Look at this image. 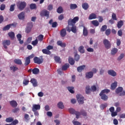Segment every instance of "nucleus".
I'll return each mask as SVG.
<instances>
[{
	"instance_id": "nucleus-49",
	"label": "nucleus",
	"mask_w": 125,
	"mask_h": 125,
	"mask_svg": "<svg viewBox=\"0 0 125 125\" xmlns=\"http://www.w3.org/2000/svg\"><path fill=\"white\" fill-rule=\"evenodd\" d=\"M110 92V90L107 89H104L100 93H103L104 94H105V93H109Z\"/></svg>"
},
{
	"instance_id": "nucleus-57",
	"label": "nucleus",
	"mask_w": 125,
	"mask_h": 125,
	"mask_svg": "<svg viewBox=\"0 0 125 125\" xmlns=\"http://www.w3.org/2000/svg\"><path fill=\"white\" fill-rule=\"evenodd\" d=\"M112 19H113V20H115V21H117V16L116 15V14H115L114 13H112Z\"/></svg>"
},
{
	"instance_id": "nucleus-2",
	"label": "nucleus",
	"mask_w": 125,
	"mask_h": 125,
	"mask_svg": "<svg viewBox=\"0 0 125 125\" xmlns=\"http://www.w3.org/2000/svg\"><path fill=\"white\" fill-rule=\"evenodd\" d=\"M40 16L41 17H46V19L49 18V11L44 9L40 12Z\"/></svg>"
},
{
	"instance_id": "nucleus-24",
	"label": "nucleus",
	"mask_w": 125,
	"mask_h": 125,
	"mask_svg": "<svg viewBox=\"0 0 125 125\" xmlns=\"http://www.w3.org/2000/svg\"><path fill=\"white\" fill-rule=\"evenodd\" d=\"M8 35L11 40H14V38H15V34L14 33V32H9L8 33Z\"/></svg>"
},
{
	"instance_id": "nucleus-1",
	"label": "nucleus",
	"mask_w": 125,
	"mask_h": 125,
	"mask_svg": "<svg viewBox=\"0 0 125 125\" xmlns=\"http://www.w3.org/2000/svg\"><path fill=\"white\" fill-rule=\"evenodd\" d=\"M79 17H75L73 19H70L68 21V26L66 27V31L70 33L72 32L74 34L77 33V26L75 25V24L79 21Z\"/></svg>"
},
{
	"instance_id": "nucleus-47",
	"label": "nucleus",
	"mask_w": 125,
	"mask_h": 125,
	"mask_svg": "<svg viewBox=\"0 0 125 125\" xmlns=\"http://www.w3.org/2000/svg\"><path fill=\"white\" fill-rule=\"evenodd\" d=\"M38 43H39V41H38V39L36 38L35 40L32 41V43H31L32 45H33L34 46H36V45H37V44H38Z\"/></svg>"
},
{
	"instance_id": "nucleus-26",
	"label": "nucleus",
	"mask_w": 125,
	"mask_h": 125,
	"mask_svg": "<svg viewBox=\"0 0 125 125\" xmlns=\"http://www.w3.org/2000/svg\"><path fill=\"white\" fill-rule=\"evenodd\" d=\"M84 68H85V65H81L77 67V71L79 73H81L83 70H84Z\"/></svg>"
},
{
	"instance_id": "nucleus-40",
	"label": "nucleus",
	"mask_w": 125,
	"mask_h": 125,
	"mask_svg": "<svg viewBox=\"0 0 125 125\" xmlns=\"http://www.w3.org/2000/svg\"><path fill=\"white\" fill-rule=\"evenodd\" d=\"M54 60L55 62H57V63H61V59H60V57L58 56H55Z\"/></svg>"
},
{
	"instance_id": "nucleus-45",
	"label": "nucleus",
	"mask_w": 125,
	"mask_h": 125,
	"mask_svg": "<svg viewBox=\"0 0 125 125\" xmlns=\"http://www.w3.org/2000/svg\"><path fill=\"white\" fill-rule=\"evenodd\" d=\"M70 8L71 10L76 9V8H78V5L76 4H71L70 5Z\"/></svg>"
},
{
	"instance_id": "nucleus-41",
	"label": "nucleus",
	"mask_w": 125,
	"mask_h": 125,
	"mask_svg": "<svg viewBox=\"0 0 125 125\" xmlns=\"http://www.w3.org/2000/svg\"><path fill=\"white\" fill-rule=\"evenodd\" d=\"M58 107L59 109H64V105L62 102H60L58 104Z\"/></svg>"
},
{
	"instance_id": "nucleus-21",
	"label": "nucleus",
	"mask_w": 125,
	"mask_h": 125,
	"mask_svg": "<svg viewBox=\"0 0 125 125\" xmlns=\"http://www.w3.org/2000/svg\"><path fill=\"white\" fill-rule=\"evenodd\" d=\"M42 52L43 54H46V55H50L51 52L48 50L47 49H43L42 50Z\"/></svg>"
},
{
	"instance_id": "nucleus-56",
	"label": "nucleus",
	"mask_w": 125,
	"mask_h": 125,
	"mask_svg": "<svg viewBox=\"0 0 125 125\" xmlns=\"http://www.w3.org/2000/svg\"><path fill=\"white\" fill-rule=\"evenodd\" d=\"M23 84H24V85H27V84H29V80L24 79L23 81Z\"/></svg>"
},
{
	"instance_id": "nucleus-55",
	"label": "nucleus",
	"mask_w": 125,
	"mask_h": 125,
	"mask_svg": "<svg viewBox=\"0 0 125 125\" xmlns=\"http://www.w3.org/2000/svg\"><path fill=\"white\" fill-rule=\"evenodd\" d=\"M97 88H96V86L95 85H92L91 86V91H93V92H94V91H96V89Z\"/></svg>"
},
{
	"instance_id": "nucleus-35",
	"label": "nucleus",
	"mask_w": 125,
	"mask_h": 125,
	"mask_svg": "<svg viewBox=\"0 0 125 125\" xmlns=\"http://www.w3.org/2000/svg\"><path fill=\"white\" fill-rule=\"evenodd\" d=\"M83 35L85 37H86L88 35V31H87V28H86V27H83Z\"/></svg>"
},
{
	"instance_id": "nucleus-60",
	"label": "nucleus",
	"mask_w": 125,
	"mask_h": 125,
	"mask_svg": "<svg viewBox=\"0 0 125 125\" xmlns=\"http://www.w3.org/2000/svg\"><path fill=\"white\" fill-rule=\"evenodd\" d=\"M48 10H49L50 11L52 10L53 9V5L52 4H49L47 7Z\"/></svg>"
},
{
	"instance_id": "nucleus-5",
	"label": "nucleus",
	"mask_w": 125,
	"mask_h": 125,
	"mask_svg": "<svg viewBox=\"0 0 125 125\" xmlns=\"http://www.w3.org/2000/svg\"><path fill=\"white\" fill-rule=\"evenodd\" d=\"M76 98L77 99L78 102L79 104H83L84 102H83L84 98L82 96V95L79 94L76 96Z\"/></svg>"
},
{
	"instance_id": "nucleus-43",
	"label": "nucleus",
	"mask_w": 125,
	"mask_h": 125,
	"mask_svg": "<svg viewBox=\"0 0 125 125\" xmlns=\"http://www.w3.org/2000/svg\"><path fill=\"white\" fill-rule=\"evenodd\" d=\"M13 121H14V119L12 117L7 118L5 120L6 123H12Z\"/></svg>"
},
{
	"instance_id": "nucleus-54",
	"label": "nucleus",
	"mask_w": 125,
	"mask_h": 125,
	"mask_svg": "<svg viewBox=\"0 0 125 125\" xmlns=\"http://www.w3.org/2000/svg\"><path fill=\"white\" fill-rule=\"evenodd\" d=\"M10 68L11 70L13 71V72H15V71H17V70H18V67L15 66H11Z\"/></svg>"
},
{
	"instance_id": "nucleus-13",
	"label": "nucleus",
	"mask_w": 125,
	"mask_h": 125,
	"mask_svg": "<svg viewBox=\"0 0 125 125\" xmlns=\"http://www.w3.org/2000/svg\"><path fill=\"white\" fill-rule=\"evenodd\" d=\"M107 73L108 75L112 77H116V76H117V73L114 70H109Z\"/></svg>"
},
{
	"instance_id": "nucleus-6",
	"label": "nucleus",
	"mask_w": 125,
	"mask_h": 125,
	"mask_svg": "<svg viewBox=\"0 0 125 125\" xmlns=\"http://www.w3.org/2000/svg\"><path fill=\"white\" fill-rule=\"evenodd\" d=\"M32 28H33V22H28L25 28V33L29 34L32 31Z\"/></svg>"
},
{
	"instance_id": "nucleus-53",
	"label": "nucleus",
	"mask_w": 125,
	"mask_h": 125,
	"mask_svg": "<svg viewBox=\"0 0 125 125\" xmlns=\"http://www.w3.org/2000/svg\"><path fill=\"white\" fill-rule=\"evenodd\" d=\"M19 122L17 120V119H16L15 120H13L12 122L11 123V125H17L18 124H19Z\"/></svg>"
},
{
	"instance_id": "nucleus-23",
	"label": "nucleus",
	"mask_w": 125,
	"mask_h": 125,
	"mask_svg": "<svg viewBox=\"0 0 125 125\" xmlns=\"http://www.w3.org/2000/svg\"><path fill=\"white\" fill-rule=\"evenodd\" d=\"M10 104L12 107H13V108H15L17 107V102L15 101H12L10 102Z\"/></svg>"
},
{
	"instance_id": "nucleus-34",
	"label": "nucleus",
	"mask_w": 125,
	"mask_h": 125,
	"mask_svg": "<svg viewBox=\"0 0 125 125\" xmlns=\"http://www.w3.org/2000/svg\"><path fill=\"white\" fill-rule=\"evenodd\" d=\"M78 51L80 53H84V47L83 46H80L78 48Z\"/></svg>"
},
{
	"instance_id": "nucleus-10",
	"label": "nucleus",
	"mask_w": 125,
	"mask_h": 125,
	"mask_svg": "<svg viewBox=\"0 0 125 125\" xmlns=\"http://www.w3.org/2000/svg\"><path fill=\"white\" fill-rule=\"evenodd\" d=\"M2 44L3 46V47L6 49L7 48V46L10 45V41L9 40H4L2 42ZM7 45V46H6Z\"/></svg>"
},
{
	"instance_id": "nucleus-50",
	"label": "nucleus",
	"mask_w": 125,
	"mask_h": 125,
	"mask_svg": "<svg viewBox=\"0 0 125 125\" xmlns=\"http://www.w3.org/2000/svg\"><path fill=\"white\" fill-rule=\"evenodd\" d=\"M81 115H82V116H83L84 117H86V112L84 110H81L80 111Z\"/></svg>"
},
{
	"instance_id": "nucleus-17",
	"label": "nucleus",
	"mask_w": 125,
	"mask_h": 125,
	"mask_svg": "<svg viewBox=\"0 0 125 125\" xmlns=\"http://www.w3.org/2000/svg\"><path fill=\"white\" fill-rule=\"evenodd\" d=\"M30 83H32L33 86H38V81H37V80H36L35 78L31 79Z\"/></svg>"
},
{
	"instance_id": "nucleus-62",
	"label": "nucleus",
	"mask_w": 125,
	"mask_h": 125,
	"mask_svg": "<svg viewBox=\"0 0 125 125\" xmlns=\"http://www.w3.org/2000/svg\"><path fill=\"white\" fill-rule=\"evenodd\" d=\"M98 19H99V22H100V23H102V22H103V17L102 16H99L98 17Z\"/></svg>"
},
{
	"instance_id": "nucleus-22",
	"label": "nucleus",
	"mask_w": 125,
	"mask_h": 125,
	"mask_svg": "<svg viewBox=\"0 0 125 125\" xmlns=\"http://www.w3.org/2000/svg\"><path fill=\"white\" fill-rule=\"evenodd\" d=\"M124 26V21H120L117 22V27L118 29H121L122 26Z\"/></svg>"
},
{
	"instance_id": "nucleus-3",
	"label": "nucleus",
	"mask_w": 125,
	"mask_h": 125,
	"mask_svg": "<svg viewBox=\"0 0 125 125\" xmlns=\"http://www.w3.org/2000/svg\"><path fill=\"white\" fill-rule=\"evenodd\" d=\"M68 111L70 114H72V115H74H74L76 116V119H79V118H80V116H81V112L76 111L73 108H69Z\"/></svg>"
},
{
	"instance_id": "nucleus-28",
	"label": "nucleus",
	"mask_w": 125,
	"mask_h": 125,
	"mask_svg": "<svg viewBox=\"0 0 125 125\" xmlns=\"http://www.w3.org/2000/svg\"><path fill=\"white\" fill-rule=\"evenodd\" d=\"M91 92V89H90V86L87 85L85 87V93L86 94H89Z\"/></svg>"
},
{
	"instance_id": "nucleus-38",
	"label": "nucleus",
	"mask_w": 125,
	"mask_h": 125,
	"mask_svg": "<svg viewBox=\"0 0 125 125\" xmlns=\"http://www.w3.org/2000/svg\"><path fill=\"white\" fill-rule=\"evenodd\" d=\"M69 67H70V65L69 64V63L65 64L62 66V71H66V70H67V69H68Z\"/></svg>"
},
{
	"instance_id": "nucleus-39",
	"label": "nucleus",
	"mask_w": 125,
	"mask_h": 125,
	"mask_svg": "<svg viewBox=\"0 0 125 125\" xmlns=\"http://www.w3.org/2000/svg\"><path fill=\"white\" fill-rule=\"evenodd\" d=\"M68 62L70 65H74V64H75V60L71 57L69 58Z\"/></svg>"
},
{
	"instance_id": "nucleus-31",
	"label": "nucleus",
	"mask_w": 125,
	"mask_h": 125,
	"mask_svg": "<svg viewBox=\"0 0 125 125\" xmlns=\"http://www.w3.org/2000/svg\"><path fill=\"white\" fill-rule=\"evenodd\" d=\"M30 63H31V60H30V58L29 57L26 58L25 60V62H24L25 66H28V65H29Z\"/></svg>"
},
{
	"instance_id": "nucleus-7",
	"label": "nucleus",
	"mask_w": 125,
	"mask_h": 125,
	"mask_svg": "<svg viewBox=\"0 0 125 125\" xmlns=\"http://www.w3.org/2000/svg\"><path fill=\"white\" fill-rule=\"evenodd\" d=\"M34 61L35 64H38V65H40V64H42V63H43V59H41L38 57H35L34 58Z\"/></svg>"
},
{
	"instance_id": "nucleus-63",
	"label": "nucleus",
	"mask_w": 125,
	"mask_h": 125,
	"mask_svg": "<svg viewBox=\"0 0 125 125\" xmlns=\"http://www.w3.org/2000/svg\"><path fill=\"white\" fill-rule=\"evenodd\" d=\"M73 124L74 125H82V124H81V123L77 121H73Z\"/></svg>"
},
{
	"instance_id": "nucleus-37",
	"label": "nucleus",
	"mask_w": 125,
	"mask_h": 125,
	"mask_svg": "<svg viewBox=\"0 0 125 125\" xmlns=\"http://www.w3.org/2000/svg\"><path fill=\"white\" fill-rule=\"evenodd\" d=\"M14 62L18 65H22V61L20 59H15Z\"/></svg>"
},
{
	"instance_id": "nucleus-9",
	"label": "nucleus",
	"mask_w": 125,
	"mask_h": 125,
	"mask_svg": "<svg viewBox=\"0 0 125 125\" xmlns=\"http://www.w3.org/2000/svg\"><path fill=\"white\" fill-rule=\"evenodd\" d=\"M38 110H41V105L40 104H33L32 106L33 112H36Z\"/></svg>"
},
{
	"instance_id": "nucleus-29",
	"label": "nucleus",
	"mask_w": 125,
	"mask_h": 125,
	"mask_svg": "<svg viewBox=\"0 0 125 125\" xmlns=\"http://www.w3.org/2000/svg\"><path fill=\"white\" fill-rule=\"evenodd\" d=\"M58 45H60L62 47H65L66 43L62 42V41H59L57 42Z\"/></svg>"
},
{
	"instance_id": "nucleus-4",
	"label": "nucleus",
	"mask_w": 125,
	"mask_h": 125,
	"mask_svg": "<svg viewBox=\"0 0 125 125\" xmlns=\"http://www.w3.org/2000/svg\"><path fill=\"white\" fill-rule=\"evenodd\" d=\"M17 4L19 9L21 11L23 10L27 5V3L25 1L18 2Z\"/></svg>"
},
{
	"instance_id": "nucleus-59",
	"label": "nucleus",
	"mask_w": 125,
	"mask_h": 125,
	"mask_svg": "<svg viewBox=\"0 0 125 125\" xmlns=\"http://www.w3.org/2000/svg\"><path fill=\"white\" fill-rule=\"evenodd\" d=\"M107 104L106 103L105 104H102L101 105V109H105V108H106V107H107Z\"/></svg>"
},
{
	"instance_id": "nucleus-52",
	"label": "nucleus",
	"mask_w": 125,
	"mask_h": 125,
	"mask_svg": "<svg viewBox=\"0 0 125 125\" xmlns=\"http://www.w3.org/2000/svg\"><path fill=\"white\" fill-rule=\"evenodd\" d=\"M124 57H125V54H121L120 56L117 58V60L118 61H120L121 60H122V59H123V58H124Z\"/></svg>"
},
{
	"instance_id": "nucleus-25",
	"label": "nucleus",
	"mask_w": 125,
	"mask_h": 125,
	"mask_svg": "<svg viewBox=\"0 0 125 125\" xmlns=\"http://www.w3.org/2000/svg\"><path fill=\"white\" fill-rule=\"evenodd\" d=\"M91 24L95 27H98L99 26V22L97 20H94L91 21Z\"/></svg>"
},
{
	"instance_id": "nucleus-61",
	"label": "nucleus",
	"mask_w": 125,
	"mask_h": 125,
	"mask_svg": "<svg viewBox=\"0 0 125 125\" xmlns=\"http://www.w3.org/2000/svg\"><path fill=\"white\" fill-rule=\"evenodd\" d=\"M105 34L106 36H109V35L111 34V29H108L106 30H105Z\"/></svg>"
},
{
	"instance_id": "nucleus-58",
	"label": "nucleus",
	"mask_w": 125,
	"mask_h": 125,
	"mask_svg": "<svg viewBox=\"0 0 125 125\" xmlns=\"http://www.w3.org/2000/svg\"><path fill=\"white\" fill-rule=\"evenodd\" d=\"M15 4H12L11 6H10V11L11 12H12V11H14V6H15Z\"/></svg>"
},
{
	"instance_id": "nucleus-14",
	"label": "nucleus",
	"mask_w": 125,
	"mask_h": 125,
	"mask_svg": "<svg viewBox=\"0 0 125 125\" xmlns=\"http://www.w3.org/2000/svg\"><path fill=\"white\" fill-rule=\"evenodd\" d=\"M93 77V72L90 71L85 73V77L86 79H91Z\"/></svg>"
},
{
	"instance_id": "nucleus-48",
	"label": "nucleus",
	"mask_w": 125,
	"mask_h": 125,
	"mask_svg": "<svg viewBox=\"0 0 125 125\" xmlns=\"http://www.w3.org/2000/svg\"><path fill=\"white\" fill-rule=\"evenodd\" d=\"M107 30V25H104L102 26L101 28V32H105Z\"/></svg>"
},
{
	"instance_id": "nucleus-12",
	"label": "nucleus",
	"mask_w": 125,
	"mask_h": 125,
	"mask_svg": "<svg viewBox=\"0 0 125 125\" xmlns=\"http://www.w3.org/2000/svg\"><path fill=\"white\" fill-rule=\"evenodd\" d=\"M67 29L65 28H63L60 31V35L62 38H64L67 35Z\"/></svg>"
},
{
	"instance_id": "nucleus-46",
	"label": "nucleus",
	"mask_w": 125,
	"mask_h": 125,
	"mask_svg": "<svg viewBox=\"0 0 125 125\" xmlns=\"http://www.w3.org/2000/svg\"><path fill=\"white\" fill-rule=\"evenodd\" d=\"M117 52H118V49L114 48L111 50V53L112 55H115Z\"/></svg>"
},
{
	"instance_id": "nucleus-30",
	"label": "nucleus",
	"mask_w": 125,
	"mask_h": 125,
	"mask_svg": "<svg viewBox=\"0 0 125 125\" xmlns=\"http://www.w3.org/2000/svg\"><path fill=\"white\" fill-rule=\"evenodd\" d=\"M123 90H124V88H123V87H118L116 89L115 92L117 94H119V93H121L122 91H123Z\"/></svg>"
},
{
	"instance_id": "nucleus-44",
	"label": "nucleus",
	"mask_w": 125,
	"mask_h": 125,
	"mask_svg": "<svg viewBox=\"0 0 125 125\" xmlns=\"http://www.w3.org/2000/svg\"><path fill=\"white\" fill-rule=\"evenodd\" d=\"M63 8L62 6H60L57 9V12L60 14L63 13Z\"/></svg>"
},
{
	"instance_id": "nucleus-19",
	"label": "nucleus",
	"mask_w": 125,
	"mask_h": 125,
	"mask_svg": "<svg viewBox=\"0 0 125 125\" xmlns=\"http://www.w3.org/2000/svg\"><path fill=\"white\" fill-rule=\"evenodd\" d=\"M89 7V5L87 2H84L82 4V8L84 10H87Z\"/></svg>"
},
{
	"instance_id": "nucleus-18",
	"label": "nucleus",
	"mask_w": 125,
	"mask_h": 125,
	"mask_svg": "<svg viewBox=\"0 0 125 125\" xmlns=\"http://www.w3.org/2000/svg\"><path fill=\"white\" fill-rule=\"evenodd\" d=\"M97 18V16L96 14L92 13L89 16L88 20H92L93 19H96Z\"/></svg>"
},
{
	"instance_id": "nucleus-11",
	"label": "nucleus",
	"mask_w": 125,
	"mask_h": 125,
	"mask_svg": "<svg viewBox=\"0 0 125 125\" xmlns=\"http://www.w3.org/2000/svg\"><path fill=\"white\" fill-rule=\"evenodd\" d=\"M99 95L101 97V99L104 100V101H107V100H108V97L106 94L100 93Z\"/></svg>"
},
{
	"instance_id": "nucleus-20",
	"label": "nucleus",
	"mask_w": 125,
	"mask_h": 125,
	"mask_svg": "<svg viewBox=\"0 0 125 125\" xmlns=\"http://www.w3.org/2000/svg\"><path fill=\"white\" fill-rule=\"evenodd\" d=\"M14 23H11L10 24L7 25L6 26L4 27L2 29L3 31H7L10 29V27L14 26Z\"/></svg>"
},
{
	"instance_id": "nucleus-27",
	"label": "nucleus",
	"mask_w": 125,
	"mask_h": 125,
	"mask_svg": "<svg viewBox=\"0 0 125 125\" xmlns=\"http://www.w3.org/2000/svg\"><path fill=\"white\" fill-rule=\"evenodd\" d=\"M118 86V82H114L111 84V88L112 90L115 89L116 87Z\"/></svg>"
},
{
	"instance_id": "nucleus-15",
	"label": "nucleus",
	"mask_w": 125,
	"mask_h": 125,
	"mask_svg": "<svg viewBox=\"0 0 125 125\" xmlns=\"http://www.w3.org/2000/svg\"><path fill=\"white\" fill-rule=\"evenodd\" d=\"M18 17L20 20H24L25 19V13L23 12H21L18 15Z\"/></svg>"
},
{
	"instance_id": "nucleus-36",
	"label": "nucleus",
	"mask_w": 125,
	"mask_h": 125,
	"mask_svg": "<svg viewBox=\"0 0 125 125\" xmlns=\"http://www.w3.org/2000/svg\"><path fill=\"white\" fill-rule=\"evenodd\" d=\"M68 91H69V92H70V93H75V91H74V89L75 88L73 86H68L67 87Z\"/></svg>"
},
{
	"instance_id": "nucleus-64",
	"label": "nucleus",
	"mask_w": 125,
	"mask_h": 125,
	"mask_svg": "<svg viewBox=\"0 0 125 125\" xmlns=\"http://www.w3.org/2000/svg\"><path fill=\"white\" fill-rule=\"evenodd\" d=\"M0 10H4L5 9V4H2L0 7Z\"/></svg>"
},
{
	"instance_id": "nucleus-42",
	"label": "nucleus",
	"mask_w": 125,
	"mask_h": 125,
	"mask_svg": "<svg viewBox=\"0 0 125 125\" xmlns=\"http://www.w3.org/2000/svg\"><path fill=\"white\" fill-rule=\"evenodd\" d=\"M30 8L31 10L37 9V5L35 3H31L30 5Z\"/></svg>"
},
{
	"instance_id": "nucleus-8",
	"label": "nucleus",
	"mask_w": 125,
	"mask_h": 125,
	"mask_svg": "<svg viewBox=\"0 0 125 125\" xmlns=\"http://www.w3.org/2000/svg\"><path fill=\"white\" fill-rule=\"evenodd\" d=\"M103 43L106 49H109V48H111V43L108 41V40L104 39L103 41Z\"/></svg>"
},
{
	"instance_id": "nucleus-32",
	"label": "nucleus",
	"mask_w": 125,
	"mask_h": 125,
	"mask_svg": "<svg viewBox=\"0 0 125 125\" xmlns=\"http://www.w3.org/2000/svg\"><path fill=\"white\" fill-rule=\"evenodd\" d=\"M40 73V69L38 68H35L32 69V73L34 75H38Z\"/></svg>"
},
{
	"instance_id": "nucleus-33",
	"label": "nucleus",
	"mask_w": 125,
	"mask_h": 125,
	"mask_svg": "<svg viewBox=\"0 0 125 125\" xmlns=\"http://www.w3.org/2000/svg\"><path fill=\"white\" fill-rule=\"evenodd\" d=\"M43 37L42 34H40L36 38V39L38 40V42H42V41H43Z\"/></svg>"
},
{
	"instance_id": "nucleus-16",
	"label": "nucleus",
	"mask_w": 125,
	"mask_h": 125,
	"mask_svg": "<svg viewBox=\"0 0 125 125\" xmlns=\"http://www.w3.org/2000/svg\"><path fill=\"white\" fill-rule=\"evenodd\" d=\"M17 38L18 41L20 42V44H23V43H24V41H23V40H21V39H22V35L21 34H18L17 35Z\"/></svg>"
},
{
	"instance_id": "nucleus-51",
	"label": "nucleus",
	"mask_w": 125,
	"mask_h": 125,
	"mask_svg": "<svg viewBox=\"0 0 125 125\" xmlns=\"http://www.w3.org/2000/svg\"><path fill=\"white\" fill-rule=\"evenodd\" d=\"M74 59L75 61H79V60H80V55L76 53L74 56Z\"/></svg>"
}]
</instances>
